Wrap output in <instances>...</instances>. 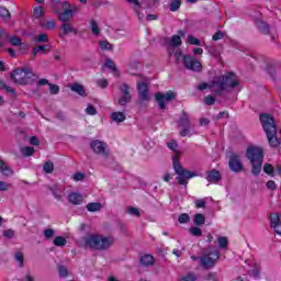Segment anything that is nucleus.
Masks as SVG:
<instances>
[{
	"label": "nucleus",
	"instance_id": "nucleus-36",
	"mask_svg": "<svg viewBox=\"0 0 281 281\" xmlns=\"http://www.w3.org/2000/svg\"><path fill=\"white\" fill-rule=\"evenodd\" d=\"M33 16L35 19H41V16H45V9H43V7H35L33 9Z\"/></svg>",
	"mask_w": 281,
	"mask_h": 281
},
{
	"label": "nucleus",
	"instance_id": "nucleus-20",
	"mask_svg": "<svg viewBox=\"0 0 281 281\" xmlns=\"http://www.w3.org/2000/svg\"><path fill=\"white\" fill-rule=\"evenodd\" d=\"M50 192L57 201H63V198L65 196V188L64 187L55 184L54 187L50 188Z\"/></svg>",
	"mask_w": 281,
	"mask_h": 281
},
{
	"label": "nucleus",
	"instance_id": "nucleus-53",
	"mask_svg": "<svg viewBox=\"0 0 281 281\" xmlns=\"http://www.w3.org/2000/svg\"><path fill=\"white\" fill-rule=\"evenodd\" d=\"M56 234V232L54 231V228H46L44 231V237L49 240L52 238H54V235Z\"/></svg>",
	"mask_w": 281,
	"mask_h": 281
},
{
	"label": "nucleus",
	"instance_id": "nucleus-23",
	"mask_svg": "<svg viewBox=\"0 0 281 281\" xmlns=\"http://www.w3.org/2000/svg\"><path fill=\"white\" fill-rule=\"evenodd\" d=\"M63 36H67L68 34H78V30L74 29V26L70 23H63L61 24Z\"/></svg>",
	"mask_w": 281,
	"mask_h": 281
},
{
	"label": "nucleus",
	"instance_id": "nucleus-4",
	"mask_svg": "<svg viewBox=\"0 0 281 281\" xmlns=\"http://www.w3.org/2000/svg\"><path fill=\"white\" fill-rule=\"evenodd\" d=\"M246 157L250 161L251 173L258 177L262 172V161H265V154L261 147L250 146L246 150Z\"/></svg>",
	"mask_w": 281,
	"mask_h": 281
},
{
	"label": "nucleus",
	"instance_id": "nucleus-59",
	"mask_svg": "<svg viewBox=\"0 0 281 281\" xmlns=\"http://www.w3.org/2000/svg\"><path fill=\"white\" fill-rule=\"evenodd\" d=\"M98 87H100L101 89H106L109 87V80L106 79H99L97 81Z\"/></svg>",
	"mask_w": 281,
	"mask_h": 281
},
{
	"label": "nucleus",
	"instance_id": "nucleus-42",
	"mask_svg": "<svg viewBox=\"0 0 281 281\" xmlns=\"http://www.w3.org/2000/svg\"><path fill=\"white\" fill-rule=\"evenodd\" d=\"M104 67H108L113 72L117 71V66H115V61L111 58L105 59Z\"/></svg>",
	"mask_w": 281,
	"mask_h": 281
},
{
	"label": "nucleus",
	"instance_id": "nucleus-43",
	"mask_svg": "<svg viewBox=\"0 0 281 281\" xmlns=\"http://www.w3.org/2000/svg\"><path fill=\"white\" fill-rule=\"evenodd\" d=\"M43 170L44 172H46V175H52V172H54V162L52 161L45 162L43 166Z\"/></svg>",
	"mask_w": 281,
	"mask_h": 281
},
{
	"label": "nucleus",
	"instance_id": "nucleus-62",
	"mask_svg": "<svg viewBox=\"0 0 281 281\" xmlns=\"http://www.w3.org/2000/svg\"><path fill=\"white\" fill-rule=\"evenodd\" d=\"M167 146L170 150H173L175 153H177V148H179V144H177L176 140H171L167 144Z\"/></svg>",
	"mask_w": 281,
	"mask_h": 281
},
{
	"label": "nucleus",
	"instance_id": "nucleus-8",
	"mask_svg": "<svg viewBox=\"0 0 281 281\" xmlns=\"http://www.w3.org/2000/svg\"><path fill=\"white\" fill-rule=\"evenodd\" d=\"M61 8L64 10V12L60 13V11H58V19L59 21H61L63 23H67L68 21H71V19H74V13L76 11H78V9H71V4L68 1H64L61 3Z\"/></svg>",
	"mask_w": 281,
	"mask_h": 281
},
{
	"label": "nucleus",
	"instance_id": "nucleus-40",
	"mask_svg": "<svg viewBox=\"0 0 281 281\" xmlns=\"http://www.w3.org/2000/svg\"><path fill=\"white\" fill-rule=\"evenodd\" d=\"M179 8H181V0H171V2L169 4V10L171 12H177V10H179Z\"/></svg>",
	"mask_w": 281,
	"mask_h": 281
},
{
	"label": "nucleus",
	"instance_id": "nucleus-52",
	"mask_svg": "<svg viewBox=\"0 0 281 281\" xmlns=\"http://www.w3.org/2000/svg\"><path fill=\"white\" fill-rule=\"evenodd\" d=\"M126 212L131 216L139 217V209H137V207L130 206V207L126 209Z\"/></svg>",
	"mask_w": 281,
	"mask_h": 281
},
{
	"label": "nucleus",
	"instance_id": "nucleus-29",
	"mask_svg": "<svg viewBox=\"0 0 281 281\" xmlns=\"http://www.w3.org/2000/svg\"><path fill=\"white\" fill-rule=\"evenodd\" d=\"M4 38L9 41V43H11L13 47H20V45H23L21 37L16 35L10 36V34L8 33V37H4Z\"/></svg>",
	"mask_w": 281,
	"mask_h": 281
},
{
	"label": "nucleus",
	"instance_id": "nucleus-14",
	"mask_svg": "<svg viewBox=\"0 0 281 281\" xmlns=\"http://www.w3.org/2000/svg\"><path fill=\"white\" fill-rule=\"evenodd\" d=\"M23 76H25V68H16L11 72V80H13L15 85H23V82H25Z\"/></svg>",
	"mask_w": 281,
	"mask_h": 281
},
{
	"label": "nucleus",
	"instance_id": "nucleus-55",
	"mask_svg": "<svg viewBox=\"0 0 281 281\" xmlns=\"http://www.w3.org/2000/svg\"><path fill=\"white\" fill-rule=\"evenodd\" d=\"M190 221V215H188L187 213H182V214H180L179 215V217H178V222L180 223V224H186V223H188Z\"/></svg>",
	"mask_w": 281,
	"mask_h": 281
},
{
	"label": "nucleus",
	"instance_id": "nucleus-6",
	"mask_svg": "<svg viewBox=\"0 0 281 281\" xmlns=\"http://www.w3.org/2000/svg\"><path fill=\"white\" fill-rule=\"evenodd\" d=\"M173 170L178 176L176 181L179 183V186H184V188H188V179H193V177H196V173L186 170L177 158H173Z\"/></svg>",
	"mask_w": 281,
	"mask_h": 281
},
{
	"label": "nucleus",
	"instance_id": "nucleus-12",
	"mask_svg": "<svg viewBox=\"0 0 281 281\" xmlns=\"http://www.w3.org/2000/svg\"><path fill=\"white\" fill-rule=\"evenodd\" d=\"M156 102H158L159 109L164 111L166 109V102H170V100H175L176 94L172 91H168L165 94L161 92H157L155 94Z\"/></svg>",
	"mask_w": 281,
	"mask_h": 281
},
{
	"label": "nucleus",
	"instance_id": "nucleus-50",
	"mask_svg": "<svg viewBox=\"0 0 281 281\" xmlns=\"http://www.w3.org/2000/svg\"><path fill=\"white\" fill-rule=\"evenodd\" d=\"M187 43H189V45H201V40L194 37L193 35H188V40Z\"/></svg>",
	"mask_w": 281,
	"mask_h": 281
},
{
	"label": "nucleus",
	"instance_id": "nucleus-19",
	"mask_svg": "<svg viewBox=\"0 0 281 281\" xmlns=\"http://www.w3.org/2000/svg\"><path fill=\"white\" fill-rule=\"evenodd\" d=\"M137 89H138L139 98L143 102L150 100V98L148 97V85H146V82L137 83Z\"/></svg>",
	"mask_w": 281,
	"mask_h": 281
},
{
	"label": "nucleus",
	"instance_id": "nucleus-46",
	"mask_svg": "<svg viewBox=\"0 0 281 281\" xmlns=\"http://www.w3.org/2000/svg\"><path fill=\"white\" fill-rule=\"evenodd\" d=\"M35 43H49V37L46 33H42L35 37Z\"/></svg>",
	"mask_w": 281,
	"mask_h": 281
},
{
	"label": "nucleus",
	"instance_id": "nucleus-60",
	"mask_svg": "<svg viewBox=\"0 0 281 281\" xmlns=\"http://www.w3.org/2000/svg\"><path fill=\"white\" fill-rule=\"evenodd\" d=\"M221 38H225V33L222 31H217L213 36V41H221Z\"/></svg>",
	"mask_w": 281,
	"mask_h": 281
},
{
	"label": "nucleus",
	"instance_id": "nucleus-15",
	"mask_svg": "<svg viewBox=\"0 0 281 281\" xmlns=\"http://www.w3.org/2000/svg\"><path fill=\"white\" fill-rule=\"evenodd\" d=\"M23 80L22 85H34L38 80V76L31 68H24Z\"/></svg>",
	"mask_w": 281,
	"mask_h": 281
},
{
	"label": "nucleus",
	"instance_id": "nucleus-41",
	"mask_svg": "<svg viewBox=\"0 0 281 281\" xmlns=\"http://www.w3.org/2000/svg\"><path fill=\"white\" fill-rule=\"evenodd\" d=\"M14 258L16 262H19L20 269H23V267H25V263H24L25 258L23 257V252H15Z\"/></svg>",
	"mask_w": 281,
	"mask_h": 281
},
{
	"label": "nucleus",
	"instance_id": "nucleus-57",
	"mask_svg": "<svg viewBox=\"0 0 281 281\" xmlns=\"http://www.w3.org/2000/svg\"><path fill=\"white\" fill-rule=\"evenodd\" d=\"M182 281H196V274L190 272L181 278Z\"/></svg>",
	"mask_w": 281,
	"mask_h": 281
},
{
	"label": "nucleus",
	"instance_id": "nucleus-26",
	"mask_svg": "<svg viewBox=\"0 0 281 281\" xmlns=\"http://www.w3.org/2000/svg\"><path fill=\"white\" fill-rule=\"evenodd\" d=\"M0 172H1V175H4L5 177H12V175H14V171H12L5 165V161H3L1 158H0Z\"/></svg>",
	"mask_w": 281,
	"mask_h": 281
},
{
	"label": "nucleus",
	"instance_id": "nucleus-2",
	"mask_svg": "<svg viewBox=\"0 0 281 281\" xmlns=\"http://www.w3.org/2000/svg\"><path fill=\"white\" fill-rule=\"evenodd\" d=\"M260 122L267 135L269 146H271V148H278L280 146V140L278 139V127L276 126V120L269 114H261Z\"/></svg>",
	"mask_w": 281,
	"mask_h": 281
},
{
	"label": "nucleus",
	"instance_id": "nucleus-48",
	"mask_svg": "<svg viewBox=\"0 0 281 281\" xmlns=\"http://www.w3.org/2000/svg\"><path fill=\"white\" fill-rule=\"evenodd\" d=\"M274 170H276V168L272 167L271 164H266V165L263 166V172H265L266 175H269L270 177H273V171H274Z\"/></svg>",
	"mask_w": 281,
	"mask_h": 281
},
{
	"label": "nucleus",
	"instance_id": "nucleus-1",
	"mask_svg": "<svg viewBox=\"0 0 281 281\" xmlns=\"http://www.w3.org/2000/svg\"><path fill=\"white\" fill-rule=\"evenodd\" d=\"M240 85L238 77L234 72H226L225 75L216 76L214 78L215 95H223L229 93Z\"/></svg>",
	"mask_w": 281,
	"mask_h": 281
},
{
	"label": "nucleus",
	"instance_id": "nucleus-31",
	"mask_svg": "<svg viewBox=\"0 0 281 281\" xmlns=\"http://www.w3.org/2000/svg\"><path fill=\"white\" fill-rule=\"evenodd\" d=\"M193 223L198 227H201V225H205V215L198 213L193 216Z\"/></svg>",
	"mask_w": 281,
	"mask_h": 281
},
{
	"label": "nucleus",
	"instance_id": "nucleus-27",
	"mask_svg": "<svg viewBox=\"0 0 281 281\" xmlns=\"http://www.w3.org/2000/svg\"><path fill=\"white\" fill-rule=\"evenodd\" d=\"M198 91H205V89H210L211 91L214 92L216 95V88L214 87V79L207 83V82H202L200 86L196 87Z\"/></svg>",
	"mask_w": 281,
	"mask_h": 281
},
{
	"label": "nucleus",
	"instance_id": "nucleus-44",
	"mask_svg": "<svg viewBox=\"0 0 281 281\" xmlns=\"http://www.w3.org/2000/svg\"><path fill=\"white\" fill-rule=\"evenodd\" d=\"M204 104H206V106H214V104H216V98L212 94L206 95L204 98Z\"/></svg>",
	"mask_w": 281,
	"mask_h": 281
},
{
	"label": "nucleus",
	"instance_id": "nucleus-33",
	"mask_svg": "<svg viewBox=\"0 0 281 281\" xmlns=\"http://www.w3.org/2000/svg\"><path fill=\"white\" fill-rule=\"evenodd\" d=\"M217 244L220 249H227L229 240L227 239V237L220 236L217 237Z\"/></svg>",
	"mask_w": 281,
	"mask_h": 281
},
{
	"label": "nucleus",
	"instance_id": "nucleus-21",
	"mask_svg": "<svg viewBox=\"0 0 281 281\" xmlns=\"http://www.w3.org/2000/svg\"><path fill=\"white\" fill-rule=\"evenodd\" d=\"M222 177H221V172L218 170H211L206 172V180L210 183H218V181H221Z\"/></svg>",
	"mask_w": 281,
	"mask_h": 281
},
{
	"label": "nucleus",
	"instance_id": "nucleus-25",
	"mask_svg": "<svg viewBox=\"0 0 281 281\" xmlns=\"http://www.w3.org/2000/svg\"><path fill=\"white\" fill-rule=\"evenodd\" d=\"M70 89L75 93H78V95H81V98H87V91L85 90V86L79 83H74Z\"/></svg>",
	"mask_w": 281,
	"mask_h": 281
},
{
	"label": "nucleus",
	"instance_id": "nucleus-3",
	"mask_svg": "<svg viewBox=\"0 0 281 281\" xmlns=\"http://www.w3.org/2000/svg\"><path fill=\"white\" fill-rule=\"evenodd\" d=\"M83 240L86 247L97 251H106V249H111L115 243V238H113V236L103 235H89L85 237Z\"/></svg>",
	"mask_w": 281,
	"mask_h": 281
},
{
	"label": "nucleus",
	"instance_id": "nucleus-30",
	"mask_svg": "<svg viewBox=\"0 0 281 281\" xmlns=\"http://www.w3.org/2000/svg\"><path fill=\"white\" fill-rule=\"evenodd\" d=\"M86 209L88 210V212H100V210H102V203L91 202L87 204Z\"/></svg>",
	"mask_w": 281,
	"mask_h": 281
},
{
	"label": "nucleus",
	"instance_id": "nucleus-17",
	"mask_svg": "<svg viewBox=\"0 0 281 281\" xmlns=\"http://www.w3.org/2000/svg\"><path fill=\"white\" fill-rule=\"evenodd\" d=\"M270 225L272 229H274L276 234L281 236V222L280 215H278V213L270 214Z\"/></svg>",
	"mask_w": 281,
	"mask_h": 281
},
{
	"label": "nucleus",
	"instance_id": "nucleus-28",
	"mask_svg": "<svg viewBox=\"0 0 281 281\" xmlns=\"http://www.w3.org/2000/svg\"><path fill=\"white\" fill-rule=\"evenodd\" d=\"M110 117L113 122L120 124L126 120V115L123 112H113L110 114Z\"/></svg>",
	"mask_w": 281,
	"mask_h": 281
},
{
	"label": "nucleus",
	"instance_id": "nucleus-38",
	"mask_svg": "<svg viewBox=\"0 0 281 281\" xmlns=\"http://www.w3.org/2000/svg\"><path fill=\"white\" fill-rule=\"evenodd\" d=\"M50 95H58L60 93V87L56 83H48Z\"/></svg>",
	"mask_w": 281,
	"mask_h": 281
},
{
	"label": "nucleus",
	"instance_id": "nucleus-47",
	"mask_svg": "<svg viewBox=\"0 0 281 281\" xmlns=\"http://www.w3.org/2000/svg\"><path fill=\"white\" fill-rule=\"evenodd\" d=\"M38 52H49V46L47 45H40L33 48V56H36Z\"/></svg>",
	"mask_w": 281,
	"mask_h": 281
},
{
	"label": "nucleus",
	"instance_id": "nucleus-39",
	"mask_svg": "<svg viewBox=\"0 0 281 281\" xmlns=\"http://www.w3.org/2000/svg\"><path fill=\"white\" fill-rule=\"evenodd\" d=\"M99 47L100 49L104 50H109L111 52V49H113V44L109 43L108 41H100L99 42Z\"/></svg>",
	"mask_w": 281,
	"mask_h": 281
},
{
	"label": "nucleus",
	"instance_id": "nucleus-5",
	"mask_svg": "<svg viewBox=\"0 0 281 281\" xmlns=\"http://www.w3.org/2000/svg\"><path fill=\"white\" fill-rule=\"evenodd\" d=\"M175 58L177 65H179V63H182V65H184V68L189 71H201V69H203L201 61H199L196 57L183 55L181 50H176Z\"/></svg>",
	"mask_w": 281,
	"mask_h": 281
},
{
	"label": "nucleus",
	"instance_id": "nucleus-64",
	"mask_svg": "<svg viewBox=\"0 0 281 281\" xmlns=\"http://www.w3.org/2000/svg\"><path fill=\"white\" fill-rule=\"evenodd\" d=\"M56 27V22L54 20H48L45 24L46 30H54Z\"/></svg>",
	"mask_w": 281,
	"mask_h": 281
},
{
	"label": "nucleus",
	"instance_id": "nucleus-63",
	"mask_svg": "<svg viewBox=\"0 0 281 281\" xmlns=\"http://www.w3.org/2000/svg\"><path fill=\"white\" fill-rule=\"evenodd\" d=\"M74 181H82L85 179V173L78 171L72 176Z\"/></svg>",
	"mask_w": 281,
	"mask_h": 281
},
{
	"label": "nucleus",
	"instance_id": "nucleus-35",
	"mask_svg": "<svg viewBox=\"0 0 281 281\" xmlns=\"http://www.w3.org/2000/svg\"><path fill=\"white\" fill-rule=\"evenodd\" d=\"M0 89H2V91H5V93H11L12 95H16V90L5 85L3 81H0Z\"/></svg>",
	"mask_w": 281,
	"mask_h": 281
},
{
	"label": "nucleus",
	"instance_id": "nucleus-9",
	"mask_svg": "<svg viewBox=\"0 0 281 281\" xmlns=\"http://www.w3.org/2000/svg\"><path fill=\"white\" fill-rule=\"evenodd\" d=\"M178 124L179 126L183 127L180 132L181 137H188V135H190V128H192V123L190 122V115L188 112H186V110L182 111Z\"/></svg>",
	"mask_w": 281,
	"mask_h": 281
},
{
	"label": "nucleus",
	"instance_id": "nucleus-49",
	"mask_svg": "<svg viewBox=\"0 0 281 281\" xmlns=\"http://www.w3.org/2000/svg\"><path fill=\"white\" fill-rule=\"evenodd\" d=\"M189 233L191 236H196V237L203 236V231H201V228L199 227L189 228Z\"/></svg>",
	"mask_w": 281,
	"mask_h": 281
},
{
	"label": "nucleus",
	"instance_id": "nucleus-61",
	"mask_svg": "<svg viewBox=\"0 0 281 281\" xmlns=\"http://www.w3.org/2000/svg\"><path fill=\"white\" fill-rule=\"evenodd\" d=\"M3 38H8V33L4 30H0V47H3V45H5Z\"/></svg>",
	"mask_w": 281,
	"mask_h": 281
},
{
	"label": "nucleus",
	"instance_id": "nucleus-56",
	"mask_svg": "<svg viewBox=\"0 0 281 281\" xmlns=\"http://www.w3.org/2000/svg\"><path fill=\"white\" fill-rule=\"evenodd\" d=\"M127 3H132V5H135V12L139 16V8H142V4L139 3V0H127Z\"/></svg>",
	"mask_w": 281,
	"mask_h": 281
},
{
	"label": "nucleus",
	"instance_id": "nucleus-54",
	"mask_svg": "<svg viewBox=\"0 0 281 281\" xmlns=\"http://www.w3.org/2000/svg\"><path fill=\"white\" fill-rule=\"evenodd\" d=\"M14 231L12 228L5 229L2 233V236H4V238H8L9 240H12V238H14Z\"/></svg>",
	"mask_w": 281,
	"mask_h": 281
},
{
	"label": "nucleus",
	"instance_id": "nucleus-45",
	"mask_svg": "<svg viewBox=\"0 0 281 281\" xmlns=\"http://www.w3.org/2000/svg\"><path fill=\"white\" fill-rule=\"evenodd\" d=\"M58 273L59 278H68L69 277V270L65 266H58Z\"/></svg>",
	"mask_w": 281,
	"mask_h": 281
},
{
	"label": "nucleus",
	"instance_id": "nucleus-22",
	"mask_svg": "<svg viewBox=\"0 0 281 281\" xmlns=\"http://www.w3.org/2000/svg\"><path fill=\"white\" fill-rule=\"evenodd\" d=\"M68 201L72 205H80V203H82L83 201V198H82V194L72 192L68 195Z\"/></svg>",
	"mask_w": 281,
	"mask_h": 281
},
{
	"label": "nucleus",
	"instance_id": "nucleus-32",
	"mask_svg": "<svg viewBox=\"0 0 281 281\" xmlns=\"http://www.w3.org/2000/svg\"><path fill=\"white\" fill-rule=\"evenodd\" d=\"M53 245H55V247H65V245H67V239L63 236H57L54 238Z\"/></svg>",
	"mask_w": 281,
	"mask_h": 281
},
{
	"label": "nucleus",
	"instance_id": "nucleus-58",
	"mask_svg": "<svg viewBox=\"0 0 281 281\" xmlns=\"http://www.w3.org/2000/svg\"><path fill=\"white\" fill-rule=\"evenodd\" d=\"M86 113L88 115H97L98 114V110H95V106H93L92 104H88V106L86 109Z\"/></svg>",
	"mask_w": 281,
	"mask_h": 281
},
{
	"label": "nucleus",
	"instance_id": "nucleus-7",
	"mask_svg": "<svg viewBox=\"0 0 281 281\" xmlns=\"http://www.w3.org/2000/svg\"><path fill=\"white\" fill-rule=\"evenodd\" d=\"M218 258H221V252L218 249L211 246L209 247L207 254L200 258L201 267H203V269H212L214 265H216Z\"/></svg>",
	"mask_w": 281,
	"mask_h": 281
},
{
	"label": "nucleus",
	"instance_id": "nucleus-11",
	"mask_svg": "<svg viewBox=\"0 0 281 281\" xmlns=\"http://www.w3.org/2000/svg\"><path fill=\"white\" fill-rule=\"evenodd\" d=\"M228 168L232 170V172H243L245 170V165H243L240 156L236 154L231 155Z\"/></svg>",
	"mask_w": 281,
	"mask_h": 281
},
{
	"label": "nucleus",
	"instance_id": "nucleus-13",
	"mask_svg": "<svg viewBox=\"0 0 281 281\" xmlns=\"http://www.w3.org/2000/svg\"><path fill=\"white\" fill-rule=\"evenodd\" d=\"M90 148H92L95 155H100V157H109V151L106 150V145L101 140H92L90 144Z\"/></svg>",
	"mask_w": 281,
	"mask_h": 281
},
{
	"label": "nucleus",
	"instance_id": "nucleus-16",
	"mask_svg": "<svg viewBox=\"0 0 281 281\" xmlns=\"http://www.w3.org/2000/svg\"><path fill=\"white\" fill-rule=\"evenodd\" d=\"M181 36H186V32L178 31V35H172L167 42L168 47H181V44L183 43Z\"/></svg>",
	"mask_w": 281,
	"mask_h": 281
},
{
	"label": "nucleus",
	"instance_id": "nucleus-51",
	"mask_svg": "<svg viewBox=\"0 0 281 281\" xmlns=\"http://www.w3.org/2000/svg\"><path fill=\"white\" fill-rule=\"evenodd\" d=\"M22 154L24 157H32L34 155V147H23Z\"/></svg>",
	"mask_w": 281,
	"mask_h": 281
},
{
	"label": "nucleus",
	"instance_id": "nucleus-24",
	"mask_svg": "<svg viewBox=\"0 0 281 281\" xmlns=\"http://www.w3.org/2000/svg\"><path fill=\"white\" fill-rule=\"evenodd\" d=\"M140 265L143 267H153L155 265V257L153 255H144L140 257Z\"/></svg>",
	"mask_w": 281,
	"mask_h": 281
},
{
	"label": "nucleus",
	"instance_id": "nucleus-10",
	"mask_svg": "<svg viewBox=\"0 0 281 281\" xmlns=\"http://www.w3.org/2000/svg\"><path fill=\"white\" fill-rule=\"evenodd\" d=\"M121 98L119 99L120 106H126L132 100L131 87L128 83H122L120 86Z\"/></svg>",
	"mask_w": 281,
	"mask_h": 281
},
{
	"label": "nucleus",
	"instance_id": "nucleus-34",
	"mask_svg": "<svg viewBox=\"0 0 281 281\" xmlns=\"http://www.w3.org/2000/svg\"><path fill=\"white\" fill-rule=\"evenodd\" d=\"M90 30L94 36H100V26L95 20L90 21Z\"/></svg>",
	"mask_w": 281,
	"mask_h": 281
},
{
	"label": "nucleus",
	"instance_id": "nucleus-37",
	"mask_svg": "<svg viewBox=\"0 0 281 281\" xmlns=\"http://www.w3.org/2000/svg\"><path fill=\"white\" fill-rule=\"evenodd\" d=\"M0 16L1 19H4V21H10L12 15L10 14V11L8 10V8L0 7Z\"/></svg>",
	"mask_w": 281,
	"mask_h": 281
},
{
	"label": "nucleus",
	"instance_id": "nucleus-18",
	"mask_svg": "<svg viewBox=\"0 0 281 281\" xmlns=\"http://www.w3.org/2000/svg\"><path fill=\"white\" fill-rule=\"evenodd\" d=\"M261 14L257 13V16L254 18L255 21V25H257L259 32H261V34H269L270 29H269V24L265 23L261 19H260Z\"/></svg>",
	"mask_w": 281,
	"mask_h": 281
}]
</instances>
